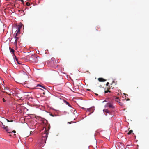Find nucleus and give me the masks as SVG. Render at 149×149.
<instances>
[{
    "instance_id": "obj_1",
    "label": "nucleus",
    "mask_w": 149,
    "mask_h": 149,
    "mask_svg": "<svg viewBox=\"0 0 149 149\" xmlns=\"http://www.w3.org/2000/svg\"><path fill=\"white\" fill-rule=\"evenodd\" d=\"M48 130H47L46 129H45V130L44 131V132L42 134V140H43L44 141L45 143H46V140L47 139L48 137Z\"/></svg>"
},
{
    "instance_id": "obj_2",
    "label": "nucleus",
    "mask_w": 149,
    "mask_h": 149,
    "mask_svg": "<svg viewBox=\"0 0 149 149\" xmlns=\"http://www.w3.org/2000/svg\"><path fill=\"white\" fill-rule=\"evenodd\" d=\"M106 107H108L109 108H114V107L111 103H107L106 104Z\"/></svg>"
},
{
    "instance_id": "obj_3",
    "label": "nucleus",
    "mask_w": 149,
    "mask_h": 149,
    "mask_svg": "<svg viewBox=\"0 0 149 149\" xmlns=\"http://www.w3.org/2000/svg\"><path fill=\"white\" fill-rule=\"evenodd\" d=\"M1 124L3 126V128L5 130H6V132H8V126H7L6 127H5V126L4 125H3V123L2 122H1L0 121V126H1Z\"/></svg>"
},
{
    "instance_id": "obj_4",
    "label": "nucleus",
    "mask_w": 149,
    "mask_h": 149,
    "mask_svg": "<svg viewBox=\"0 0 149 149\" xmlns=\"http://www.w3.org/2000/svg\"><path fill=\"white\" fill-rule=\"evenodd\" d=\"M115 99L117 100H116V101L120 105L122 106L123 105V104L120 102V100L119 99L118 97H116Z\"/></svg>"
},
{
    "instance_id": "obj_5",
    "label": "nucleus",
    "mask_w": 149,
    "mask_h": 149,
    "mask_svg": "<svg viewBox=\"0 0 149 149\" xmlns=\"http://www.w3.org/2000/svg\"><path fill=\"white\" fill-rule=\"evenodd\" d=\"M87 109L88 111L90 112L91 113H92L94 110V107H92L90 108H88Z\"/></svg>"
},
{
    "instance_id": "obj_6",
    "label": "nucleus",
    "mask_w": 149,
    "mask_h": 149,
    "mask_svg": "<svg viewBox=\"0 0 149 149\" xmlns=\"http://www.w3.org/2000/svg\"><path fill=\"white\" fill-rule=\"evenodd\" d=\"M15 40L14 42V44L15 46H17V41L19 39V37H17V36H15Z\"/></svg>"
},
{
    "instance_id": "obj_7",
    "label": "nucleus",
    "mask_w": 149,
    "mask_h": 149,
    "mask_svg": "<svg viewBox=\"0 0 149 149\" xmlns=\"http://www.w3.org/2000/svg\"><path fill=\"white\" fill-rule=\"evenodd\" d=\"M99 82H104L106 81V80L102 78H99L98 79Z\"/></svg>"
},
{
    "instance_id": "obj_8",
    "label": "nucleus",
    "mask_w": 149,
    "mask_h": 149,
    "mask_svg": "<svg viewBox=\"0 0 149 149\" xmlns=\"http://www.w3.org/2000/svg\"><path fill=\"white\" fill-rule=\"evenodd\" d=\"M20 30H18L17 29L16 32L15 33V36H17L20 33Z\"/></svg>"
},
{
    "instance_id": "obj_9",
    "label": "nucleus",
    "mask_w": 149,
    "mask_h": 149,
    "mask_svg": "<svg viewBox=\"0 0 149 149\" xmlns=\"http://www.w3.org/2000/svg\"><path fill=\"white\" fill-rule=\"evenodd\" d=\"M22 27V25L21 24H19L17 26V29L20 30Z\"/></svg>"
},
{
    "instance_id": "obj_10",
    "label": "nucleus",
    "mask_w": 149,
    "mask_h": 149,
    "mask_svg": "<svg viewBox=\"0 0 149 149\" xmlns=\"http://www.w3.org/2000/svg\"><path fill=\"white\" fill-rule=\"evenodd\" d=\"M9 49H10V52H11L13 54L15 55V54H14L15 50L13 49H12L10 47H9Z\"/></svg>"
},
{
    "instance_id": "obj_11",
    "label": "nucleus",
    "mask_w": 149,
    "mask_h": 149,
    "mask_svg": "<svg viewBox=\"0 0 149 149\" xmlns=\"http://www.w3.org/2000/svg\"><path fill=\"white\" fill-rule=\"evenodd\" d=\"M38 86L41 87L44 89H46V88H45V87L44 86H42L40 84H38L37 85V87H38Z\"/></svg>"
},
{
    "instance_id": "obj_12",
    "label": "nucleus",
    "mask_w": 149,
    "mask_h": 149,
    "mask_svg": "<svg viewBox=\"0 0 149 149\" xmlns=\"http://www.w3.org/2000/svg\"><path fill=\"white\" fill-rule=\"evenodd\" d=\"M23 65L24 66V67L25 68H26L28 70H29L30 68H29L27 66H26V65Z\"/></svg>"
},
{
    "instance_id": "obj_13",
    "label": "nucleus",
    "mask_w": 149,
    "mask_h": 149,
    "mask_svg": "<svg viewBox=\"0 0 149 149\" xmlns=\"http://www.w3.org/2000/svg\"><path fill=\"white\" fill-rule=\"evenodd\" d=\"M8 133H12V132H13L14 133H15L16 132V131L15 130H13L12 131H10V132L9 131V130L8 129V132H7Z\"/></svg>"
},
{
    "instance_id": "obj_14",
    "label": "nucleus",
    "mask_w": 149,
    "mask_h": 149,
    "mask_svg": "<svg viewBox=\"0 0 149 149\" xmlns=\"http://www.w3.org/2000/svg\"><path fill=\"white\" fill-rule=\"evenodd\" d=\"M64 102H65V103H66V104L68 105L69 106H70V107H71V105L69 104V103L67 102L66 101H64Z\"/></svg>"
},
{
    "instance_id": "obj_15",
    "label": "nucleus",
    "mask_w": 149,
    "mask_h": 149,
    "mask_svg": "<svg viewBox=\"0 0 149 149\" xmlns=\"http://www.w3.org/2000/svg\"><path fill=\"white\" fill-rule=\"evenodd\" d=\"M133 132V131L132 130H130L129 132L128 133V135H130V134H131Z\"/></svg>"
},
{
    "instance_id": "obj_16",
    "label": "nucleus",
    "mask_w": 149,
    "mask_h": 149,
    "mask_svg": "<svg viewBox=\"0 0 149 149\" xmlns=\"http://www.w3.org/2000/svg\"><path fill=\"white\" fill-rule=\"evenodd\" d=\"M26 5L27 6H29L30 5V4L29 3L27 2L26 3Z\"/></svg>"
},
{
    "instance_id": "obj_17",
    "label": "nucleus",
    "mask_w": 149,
    "mask_h": 149,
    "mask_svg": "<svg viewBox=\"0 0 149 149\" xmlns=\"http://www.w3.org/2000/svg\"><path fill=\"white\" fill-rule=\"evenodd\" d=\"M14 56H15V58L16 60L17 61H18V59L17 58L16 56L15 55H14Z\"/></svg>"
},
{
    "instance_id": "obj_18",
    "label": "nucleus",
    "mask_w": 149,
    "mask_h": 149,
    "mask_svg": "<svg viewBox=\"0 0 149 149\" xmlns=\"http://www.w3.org/2000/svg\"><path fill=\"white\" fill-rule=\"evenodd\" d=\"M108 92H110V91H105L104 92L105 93H108Z\"/></svg>"
},
{
    "instance_id": "obj_19",
    "label": "nucleus",
    "mask_w": 149,
    "mask_h": 149,
    "mask_svg": "<svg viewBox=\"0 0 149 149\" xmlns=\"http://www.w3.org/2000/svg\"><path fill=\"white\" fill-rule=\"evenodd\" d=\"M6 120L8 122H12L13 121V120H11L10 121V120H8V119H6Z\"/></svg>"
},
{
    "instance_id": "obj_20",
    "label": "nucleus",
    "mask_w": 149,
    "mask_h": 149,
    "mask_svg": "<svg viewBox=\"0 0 149 149\" xmlns=\"http://www.w3.org/2000/svg\"><path fill=\"white\" fill-rule=\"evenodd\" d=\"M2 100H3V102H6V100L5 99H4V98H3V99Z\"/></svg>"
},
{
    "instance_id": "obj_21",
    "label": "nucleus",
    "mask_w": 149,
    "mask_h": 149,
    "mask_svg": "<svg viewBox=\"0 0 149 149\" xmlns=\"http://www.w3.org/2000/svg\"><path fill=\"white\" fill-rule=\"evenodd\" d=\"M103 111H105L107 112V111H108V110L107 109H104V110H103Z\"/></svg>"
},
{
    "instance_id": "obj_22",
    "label": "nucleus",
    "mask_w": 149,
    "mask_h": 149,
    "mask_svg": "<svg viewBox=\"0 0 149 149\" xmlns=\"http://www.w3.org/2000/svg\"><path fill=\"white\" fill-rule=\"evenodd\" d=\"M109 82H107V83L106 84V86H108V85H109Z\"/></svg>"
},
{
    "instance_id": "obj_23",
    "label": "nucleus",
    "mask_w": 149,
    "mask_h": 149,
    "mask_svg": "<svg viewBox=\"0 0 149 149\" xmlns=\"http://www.w3.org/2000/svg\"><path fill=\"white\" fill-rule=\"evenodd\" d=\"M54 58H52L51 59L52 60H53L54 59Z\"/></svg>"
},
{
    "instance_id": "obj_24",
    "label": "nucleus",
    "mask_w": 149,
    "mask_h": 149,
    "mask_svg": "<svg viewBox=\"0 0 149 149\" xmlns=\"http://www.w3.org/2000/svg\"><path fill=\"white\" fill-rule=\"evenodd\" d=\"M72 123V122H68V123H69V124H71V123Z\"/></svg>"
},
{
    "instance_id": "obj_25",
    "label": "nucleus",
    "mask_w": 149,
    "mask_h": 149,
    "mask_svg": "<svg viewBox=\"0 0 149 149\" xmlns=\"http://www.w3.org/2000/svg\"><path fill=\"white\" fill-rule=\"evenodd\" d=\"M21 1H22V2H23L24 1H23V0H21Z\"/></svg>"
},
{
    "instance_id": "obj_26",
    "label": "nucleus",
    "mask_w": 149,
    "mask_h": 149,
    "mask_svg": "<svg viewBox=\"0 0 149 149\" xmlns=\"http://www.w3.org/2000/svg\"><path fill=\"white\" fill-rule=\"evenodd\" d=\"M17 63H18V64H20V63H19V62H18V61H17Z\"/></svg>"
},
{
    "instance_id": "obj_27",
    "label": "nucleus",
    "mask_w": 149,
    "mask_h": 149,
    "mask_svg": "<svg viewBox=\"0 0 149 149\" xmlns=\"http://www.w3.org/2000/svg\"><path fill=\"white\" fill-rule=\"evenodd\" d=\"M95 95H98V94H95Z\"/></svg>"
},
{
    "instance_id": "obj_28",
    "label": "nucleus",
    "mask_w": 149,
    "mask_h": 149,
    "mask_svg": "<svg viewBox=\"0 0 149 149\" xmlns=\"http://www.w3.org/2000/svg\"><path fill=\"white\" fill-rule=\"evenodd\" d=\"M130 99H127V100H129Z\"/></svg>"
},
{
    "instance_id": "obj_29",
    "label": "nucleus",
    "mask_w": 149,
    "mask_h": 149,
    "mask_svg": "<svg viewBox=\"0 0 149 149\" xmlns=\"http://www.w3.org/2000/svg\"><path fill=\"white\" fill-rule=\"evenodd\" d=\"M82 109H85V108H83H83H82Z\"/></svg>"
},
{
    "instance_id": "obj_30",
    "label": "nucleus",
    "mask_w": 149,
    "mask_h": 149,
    "mask_svg": "<svg viewBox=\"0 0 149 149\" xmlns=\"http://www.w3.org/2000/svg\"><path fill=\"white\" fill-rule=\"evenodd\" d=\"M126 95H128L127 94H126Z\"/></svg>"
}]
</instances>
